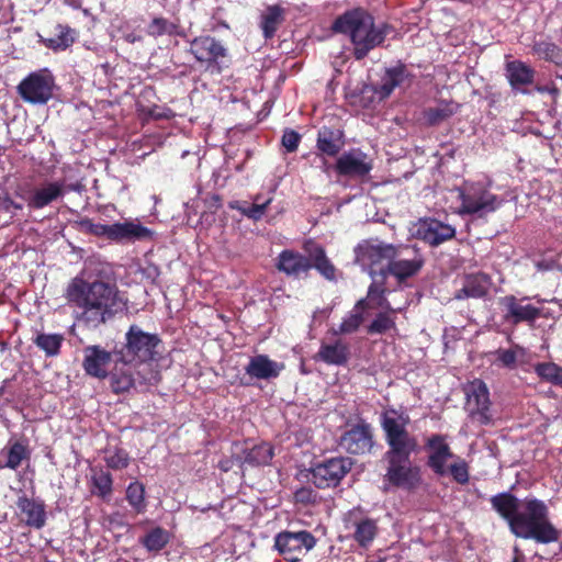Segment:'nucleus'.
<instances>
[{"instance_id": "nucleus-37", "label": "nucleus", "mask_w": 562, "mask_h": 562, "mask_svg": "<svg viewBox=\"0 0 562 562\" xmlns=\"http://www.w3.org/2000/svg\"><path fill=\"white\" fill-rule=\"evenodd\" d=\"M308 258L312 261V268L316 269L325 279L329 281L336 279V268L326 256L323 247H316Z\"/></svg>"}, {"instance_id": "nucleus-32", "label": "nucleus", "mask_w": 562, "mask_h": 562, "mask_svg": "<svg viewBox=\"0 0 562 562\" xmlns=\"http://www.w3.org/2000/svg\"><path fill=\"white\" fill-rule=\"evenodd\" d=\"M505 75L513 90H521V87L533 85L536 70L521 60L507 61Z\"/></svg>"}, {"instance_id": "nucleus-24", "label": "nucleus", "mask_w": 562, "mask_h": 562, "mask_svg": "<svg viewBox=\"0 0 562 562\" xmlns=\"http://www.w3.org/2000/svg\"><path fill=\"white\" fill-rule=\"evenodd\" d=\"M31 454L32 450L27 439H10L0 450V470H18L23 462L30 461Z\"/></svg>"}, {"instance_id": "nucleus-30", "label": "nucleus", "mask_w": 562, "mask_h": 562, "mask_svg": "<svg viewBox=\"0 0 562 562\" xmlns=\"http://www.w3.org/2000/svg\"><path fill=\"white\" fill-rule=\"evenodd\" d=\"M350 358L349 345L342 339L334 342H323L315 356V359L323 361L328 366L342 367L346 366Z\"/></svg>"}, {"instance_id": "nucleus-5", "label": "nucleus", "mask_w": 562, "mask_h": 562, "mask_svg": "<svg viewBox=\"0 0 562 562\" xmlns=\"http://www.w3.org/2000/svg\"><path fill=\"white\" fill-rule=\"evenodd\" d=\"M425 449L428 452L426 465L437 476H445L449 473L458 484L465 485L469 483V463L464 459L458 457L457 461L447 467V462L454 458V453L447 441V435H431L425 441Z\"/></svg>"}, {"instance_id": "nucleus-31", "label": "nucleus", "mask_w": 562, "mask_h": 562, "mask_svg": "<svg viewBox=\"0 0 562 562\" xmlns=\"http://www.w3.org/2000/svg\"><path fill=\"white\" fill-rule=\"evenodd\" d=\"M345 146V134L340 128L323 126L318 130L316 148L328 157L337 156Z\"/></svg>"}, {"instance_id": "nucleus-29", "label": "nucleus", "mask_w": 562, "mask_h": 562, "mask_svg": "<svg viewBox=\"0 0 562 562\" xmlns=\"http://www.w3.org/2000/svg\"><path fill=\"white\" fill-rule=\"evenodd\" d=\"M491 283V277L484 272L467 274L463 286L456 292L454 299H482L488 293Z\"/></svg>"}, {"instance_id": "nucleus-35", "label": "nucleus", "mask_w": 562, "mask_h": 562, "mask_svg": "<svg viewBox=\"0 0 562 562\" xmlns=\"http://www.w3.org/2000/svg\"><path fill=\"white\" fill-rule=\"evenodd\" d=\"M171 533L160 526H156L139 538V543L149 552L157 554L170 542Z\"/></svg>"}, {"instance_id": "nucleus-22", "label": "nucleus", "mask_w": 562, "mask_h": 562, "mask_svg": "<svg viewBox=\"0 0 562 562\" xmlns=\"http://www.w3.org/2000/svg\"><path fill=\"white\" fill-rule=\"evenodd\" d=\"M416 237L431 247H437L456 237V228L439 220L426 217L416 226Z\"/></svg>"}, {"instance_id": "nucleus-26", "label": "nucleus", "mask_w": 562, "mask_h": 562, "mask_svg": "<svg viewBox=\"0 0 562 562\" xmlns=\"http://www.w3.org/2000/svg\"><path fill=\"white\" fill-rule=\"evenodd\" d=\"M16 506L22 515V521L26 526L35 529H42L45 526L46 510L42 501L22 495L18 497Z\"/></svg>"}, {"instance_id": "nucleus-1", "label": "nucleus", "mask_w": 562, "mask_h": 562, "mask_svg": "<svg viewBox=\"0 0 562 562\" xmlns=\"http://www.w3.org/2000/svg\"><path fill=\"white\" fill-rule=\"evenodd\" d=\"M409 420L407 414L390 408L381 414L380 424L387 445L384 481L391 486L412 491L422 484L423 475L422 468L412 461V454L418 450V441L407 430Z\"/></svg>"}, {"instance_id": "nucleus-56", "label": "nucleus", "mask_w": 562, "mask_h": 562, "mask_svg": "<svg viewBox=\"0 0 562 562\" xmlns=\"http://www.w3.org/2000/svg\"><path fill=\"white\" fill-rule=\"evenodd\" d=\"M369 307H372L371 303L369 302L368 300V296L367 297H363V299H360L353 306V310L352 312H359V313H362L363 314V311H366L367 308Z\"/></svg>"}, {"instance_id": "nucleus-60", "label": "nucleus", "mask_w": 562, "mask_h": 562, "mask_svg": "<svg viewBox=\"0 0 562 562\" xmlns=\"http://www.w3.org/2000/svg\"><path fill=\"white\" fill-rule=\"evenodd\" d=\"M221 469L224 470V471H228L227 464L222 465Z\"/></svg>"}, {"instance_id": "nucleus-20", "label": "nucleus", "mask_w": 562, "mask_h": 562, "mask_svg": "<svg viewBox=\"0 0 562 562\" xmlns=\"http://www.w3.org/2000/svg\"><path fill=\"white\" fill-rule=\"evenodd\" d=\"M72 190L76 188L72 184L66 186L65 181H46L30 190L23 195V199L30 209L41 210L64 198L67 191Z\"/></svg>"}, {"instance_id": "nucleus-13", "label": "nucleus", "mask_w": 562, "mask_h": 562, "mask_svg": "<svg viewBox=\"0 0 562 562\" xmlns=\"http://www.w3.org/2000/svg\"><path fill=\"white\" fill-rule=\"evenodd\" d=\"M353 461L347 457H335L315 464L311 470V481L317 488H330L340 484L351 471Z\"/></svg>"}, {"instance_id": "nucleus-38", "label": "nucleus", "mask_w": 562, "mask_h": 562, "mask_svg": "<svg viewBox=\"0 0 562 562\" xmlns=\"http://www.w3.org/2000/svg\"><path fill=\"white\" fill-rule=\"evenodd\" d=\"M64 336L61 334H37L33 342L46 357H56L60 352Z\"/></svg>"}, {"instance_id": "nucleus-33", "label": "nucleus", "mask_w": 562, "mask_h": 562, "mask_svg": "<svg viewBox=\"0 0 562 562\" xmlns=\"http://www.w3.org/2000/svg\"><path fill=\"white\" fill-rule=\"evenodd\" d=\"M459 104L453 101H440L436 106L426 108L422 115L427 126H438L457 113Z\"/></svg>"}, {"instance_id": "nucleus-49", "label": "nucleus", "mask_w": 562, "mask_h": 562, "mask_svg": "<svg viewBox=\"0 0 562 562\" xmlns=\"http://www.w3.org/2000/svg\"><path fill=\"white\" fill-rule=\"evenodd\" d=\"M386 289L384 283L372 282L368 289V300L371 303L372 307H382L386 310H391L390 302L385 297Z\"/></svg>"}, {"instance_id": "nucleus-16", "label": "nucleus", "mask_w": 562, "mask_h": 562, "mask_svg": "<svg viewBox=\"0 0 562 562\" xmlns=\"http://www.w3.org/2000/svg\"><path fill=\"white\" fill-rule=\"evenodd\" d=\"M468 398L469 416L480 425H490L493 420L491 400L487 385L484 381L475 379L465 391Z\"/></svg>"}, {"instance_id": "nucleus-9", "label": "nucleus", "mask_w": 562, "mask_h": 562, "mask_svg": "<svg viewBox=\"0 0 562 562\" xmlns=\"http://www.w3.org/2000/svg\"><path fill=\"white\" fill-rule=\"evenodd\" d=\"M109 381L112 393L120 395L128 393L136 384L140 385H156L160 381V373L158 371L150 370L149 376L140 374L139 370H136V363L124 359L121 355H114V366L109 371Z\"/></svg>"}, {"instance_id": "nucleus-27", "label": "nucleus", "mask_w": 562, "mask_h": 562, "mask_svg": "<svg viewBox=\"0 0 562 562\" xmlns=\"http://www.w3.org/2000/svg\"><path fill=\"white\" fill-rule=\"evenodd\" d=\"M153 231L135 221L112 224L111 241L124 243L153 238Z\"/></svg>"}, {"instance_id": "nucleus-54", "label": "nucleus", "mask_w": 562, "mask_h": 562, "mask_svg": "<svg viewBox=\"0 0 562 562\" xmlns=\"http://www.w3.org/2000/svg\"><path fill=\"white\" fill-rule=\"evenodd\" d=\"M146 115L154 120H169L173 116V113L170 109H162L158 105H154L147 109Z\"/></svg>"}, {"instance_id": "nucleus-46", "label": "nucleus", "mask_w": 562, "mask_h": 562, "mask_svg": "<svg viewBox=\"0 0 562 562\" xmlns=\"http://www.w3.org/2000/svg\"><path fill=\"white\" fill-rule=\"evenodd\" d=\"M178 25L162 16L154 18L147 25L146 33L151 37L176 34Z\"/></svg>"}, {"instance_id": "nucleus-55", "label": "nucleus", "mask_w": 562, "mask_h": 562, "mask_svg": "<svg viewBox=\"0 0 562 562\" xmlns=\"http://www.w3.org/2000/svg\"><path fill=\"white\" fill-rule=\"evenodd\" d=\"M0 206L4 210V211H10L11 209H15V210H21L22 209V205L14 202L11 198L9 196H5L1 202H0Z\"/></svg>"}, {"instance_id": "nucleus-21", "label": "nucleus", "mask_w": 562, "mask_h": 562, "mask_svg": "<svg viewBox=\"0 0 562 562\" xmlns=\"http://www.w3.org/2000/svg\"><path fill=\"white\" fill-rule=\"evenodd\" d=\"M283 363L271 360L267 355H257L249 359L245 366V374L239 378L241 386H250L254 380H271L280 375L283 370Z\"/></svg>"}, {"instance_id": "nucleus-34", "label": "nucleus", "mask_w": 562, "mask_h": 562, "mask_svg": "<svg viewBox=\"0 0 562 562\" xmlns=\"http://www.w3.org/2000/svg\"><path fill=\"white\" fill-rule=\"evenodd\" d=\"M76 31L68 25L57 24L52 36L42 38V43L55 52L65 50L75 43Z\"/></svg>"}, {"instance_id": "nucleus-19", "label": "nucleus", "mask_w": 562, "mask_h": 562, "mask_svg": "<svg viewBox=\"0 0 562 562\" xmlns=\"http://www.w3.org/2000/svg\"><path fill=\"white\" fill-rule=\"evenodd\" d=\"M372 169L373 160L359 148L344 153L335 164V170L341 177L363 179Z\"/></svg>"}, {"instance_id": "nucleus-41", "label": "nucleus", "mask_w": 562, "mask_h": 562, "mask_svg": "<svg viewBox=\"0 0 562 562\" xmlns=\"http://www.w3.org/2000/svg\"><path fill=\"white\" fill-rule=\"evenodd\" d=\"M282 14V8L279 5H271L262 15L261 29L266 38H271L276 34L278 26L283 21Z\"/></svg>"}, {"instance_id": "nucleus-61", "label": "nucleus", "mask_w": 562, "mask_h": 562, "mask_svg": "<svg viewBox=\"0 0 562 562\" xmlns=\"http://www.w3.org/2000/svg\"><path fill=\"white\" fill-rule=\"evenodd\" d=\"M3 394V387L0 389V396Z\"/></svg>"}, {"instance_id": "nucleus-28", "label": "nucleus", "mask_w": 562, "mask_h": 562, "mask_svg": "<svg viewBox=\"0 0 562 562\" xmlns=\"http://www.w3.org/2000/svg\"><path fill=\"white\" fill-rule=\"evenodd\" d=\"M274 456L273 447L268 442H261L251 448H244L240 454H236L234 459L240 467H265L270 463Z\"/></svg>"}, {"instance_id": "nucleus-36", "label": "nucleus", "mask_w": 562, "mask_h": 562, "mask_svg": "<svg viewBox=\"0 0 562 562\" xmlns=\"http://www.w3.org/2000/svg\"><path fill=\"white\" fill-rule=\"evenodd\" d=\"M405 76L406 67L403 64L386 69L376 92L382 99L387 98L404 81Z\"/></svg>"}, {"instance_id": "nucleus-57", "label": "nucleus", "mask_w": 562, "mask_h": 562, "mask_svg": "<svg viewBox=\"0 0 562 562\" xmlns=\"http://www.w3.org/2000/svg\"><path fill=\"white\" fill-rule=\"evenodd\" d=\"M513 559L512 562H527L526 557L522 553V551L519 549V547L515 546L513 549Z\"/></svg>"}, {"instance_id": "nucleus-7", "label": "nucleus", "mask_w": 562, "mask_h": 562, "mask_svg": "<svg viewBox=\"0 0 562 562\" xmlns=\"http://www.w3.org/2000/svg\"><path fill=\"white\" fill-rule=\"evenodd\" d=\"M189 53L210 75H221L231 65L228 48L211 35H200L190 41Z\"/></svg>"}, {"instance_id": "nucleus-48", "label": "nucleus", "mask_w": 562, "mask_h": 562, "mask_svg": "<svg viewBox=\"0 0 562 562\" xmlns=\"http://www.w3.org/2000/svg\"><path fill=\"white\" fill-rule=\"evenodd\" d=\"M78 226L82 233L90 234L95 237H105L109 240L112 238V224L106 225L93 223L92 220L86 217L78 222Z\"/></svg>"}, {"instance_id": "nucleus-50", "label": "nucleus", "mask_w": 562, "mask_h": 562, "mask_svg": "<svg viewBox=\"0 0 562 562\" xmlns=\"http://www.w3.org/2000/svg\"><path fill=\"white\" fill-rule=\"evenodd\" d=\"M319 499L318 493L308 486H303L294 492V501L296 504L315 505Z\"/></svg>"}, {"instance_id": "nucleus-6", "label": "nucleus", "mask_w": 562, "mask_h": 562, "mask_svg": "<svg viewBox=\"0 0 562 562\" xmlns=\"http://www.w3.org/2000/svg\"><path fill=\"white\" fill-rule=\"evenodd\" d=\"M161 345L162 341L157 334L146 333L137 325H131L125 333V342L120 347L115 346L114 355L143 364L159 358Z\"/></svg>"}, {"instance_id": "nucleus-47", "label": "nucleus", "mask_w": 562, "mask_h": 562, "mask_svg": "<svg viewBox=\"0 0 562 562\" xmlns=\"http://www.w3.org/2000/svg\"><path fill=\"white\" fill-rule=\"evenodd\" d=\"M363 321L362 313L351 312L342 319L338 328L331 329V333L335 336L353 334L359 329Z\"/></svg>"}, {"instance_id": "nucleus-12", "label": "nucleus", "mask_w": 562, "mask_h": 562, "mask_svg": "<svg viewBox=\"0 0 562 562\" xmlns=\"http://www.w3.org/2000/svg\"><path fill=\"white\" fill-rule=\"evenodd\" d=\"M317 543L307 530H284L274 537V548L286 562H300Z\"/></svg>"}, {"instance_id": "nucleus-8", "label": "nucleus", "mask_w": 562, "mask_h": 562, "mask_svg": "<svg viewBox=\"0 0 562 562\" xmlns=\"http://www.w3.org/2000/svg\"><path fill=\"white\" fill-rule=\"evenodd\" d=\"M459 214L483 217L498 210L503 199L491 192L483 182H465L459 190Z\"/></svg>"}, {"instance_id": "nucleus-18", "label": "nucleus", "mask_w": 562, "mask_h": 562, "mask_svg": "<svg viewBox=\"0 0 562 562\" xmlns=\"http://www.w3.org/2000/svg\"><path fill=\"white\" fill-rule=\"evenodd\" d=\"M526 300L527 297L518 299L513 294L499 299L504 323L512 326H517L521 323L532 325L541 317V310L539 307L531 304H522Z\"/></svg>"}, {"instance_id": "nucleus-3", "label": "nucleus", "mask_w": 562, "mask_h": 562, "mask_svg": "<svg viewBox=\"0 0 562 562\" xmlns=\"http://www.w3.org/2000/svg\"><path fill=\"white\" fill-rule=\"evenodd\" d=\"M66 299L82 310L81 322L92 328L105 324L125 308L116 285L103 281L87 282L75 278L67 286Z\"/></svg>"}, {"instance_id": "nucleus-53", "label": "nucleus", "mask_w": 562, "mask_h": 562, "mask_svg": "<svg viewBox=\"0 0 562 562\" xmlns=\"http://www.w3.org/2000/svg\"><path fill=\"white\" fill-rule=\"evenodd\" d=\"M497 360L503 367L514 369L517 362V355L513 349H498L496 350Z\"/></svg>"}, {"instance_id": "nucleus-45", "label": "nucleus", "mask_w": 562, "mask_h": 562, "mask_svg": "<svg viewBox=\"0 0 562 562\" xmlns=\"http://www.w3.org/2000/svg\"><path fill=\"white\" fill-rule=\"evenodd\" d=\"M535 371L542 380L562 386V367L553 362H541L535 366Z\"/></svg>"}, {"instance_id": "nucleus-2", "label": "nucleus", "mask_w": 562, "mask_h": 562, "mask_svg": "<svg viewBox=\"0 0 562 562\" xmlns=\"http://www.w3.org/2000/svg\"><path fill=\"white\" fill-rule=\"evenodd\" d=\"M490 503L517 538L543 544L557 542L561 538V530L550 521L549 508L541 499L527 496L520 501L510 492H502L493 495Z\"/></svg>"}, {"instance_id": "nucleus-59", "label": "nucleus", "mask_w": 562, "mask_h": 562, "mask_svg": "<svg viewBox=\"0 0 562 562\" xmlns=\"http://www.w3.org/2000/svg\"><path fill=\"white\" fill-rule=\"evenodd\" d=\"M221 469L224 470V471H228L227 464L222 465Z\"/></svg>"}, {"instance_id": "nucleus-44", "label": "nucleus", "mask_w": 562, "mask_h": 562, "mask_svg": "<svg viewBox=\"0 0 562 562\" xmlns=\"http://www.w3.org/2000/svg\"><path fill=\"white\" fill-rule=\"evenodd\" d=\"M126 499L137 514L146 510L145 486L138 481L130 483L126 488Z\"/></svg>"}, {"instance_id": "nucleus-23", "label": "nucleus", "mask_w": 562, "mask_h": 562, "mask_svg": "<svg viewBox=\"0 0 562 562\" xmlns=\"http://www.w3.org/2000/svg\"><path fill=\"white\" fill-rule=\"evenodd\" d=\"M114 363V349L108 351L100 345H90L83 349L82 368L86 374L104 380L109 375V366Z\"/></svg>"}, {"instance_id": "nucleus-17", "label": "nucleus", "mask_w": 562, "mask_h": 562, "mask_svg": "<svg viewBox=\"0 0 562 562\" xmlns=\"http://www.w3.org/2000/svg\"><path fill=\"white\" fill-rule=\"evenodd\" d=\"M339 445L350 454L362 456L370 453L374 446L371 425L360 418L356 425L341 435Z\"/></svg>"}, {"instance_id": "nucleus-52", "label": "nucleus", "mask_w": 562, "mask_h": 562, "mask_svg": "<svg viewBox=\"0 0 562 562\" xmlns=\"http://www.w3.org/2000/svg\"><path fill=\"white\" fill-rule=\"evenodd\" d=\"M270 202H271V199H268L267 201H265L262 203L255 202L247 209H244L243 214H245L248 218L258 221L265 214Z\"/></svg>"}, {"instance_id": "nucleus-40", "label": "nucleus", "mask_w": 562, "mask_h": 562, "mask_svg": "<svg viewBox=\"0 0 562 562\" xmlns=\"http://www.w3.org/2000/svg\"><path fill=\"white\" fill-rule=\"evenodd\" d=\"M532 50L546 61L562 67V48L552 42L539 41L532 46Z\"/></svg>"}, {"instance_id": "nucleus-51", "label": "nucleus", "mask_w": 562, "mask_h": 562, "mask_svg": "<svg viewBox=\"0 0 562 562\" xmlns=\"http://www.w3.org/2000/svg\"><path fill=\"white\" fill-rule=\"evenodd\" d=\"M301 138V135L296 131L286 128L283 132L281 144L288 153H294L300 145Z\"/></svg>"}, {"instance_id": "nucleus-43", "label": "nucleus", "mask_w": 562, "mask_h": 562, "mask_svg": "<svg viewBox=\"0 0 562 562\" xmlns=\"http://www.w3.org/2000/svg\"><path fill=\"white\" fill-rule=\"evenodd\" d=\"M390 330H396L395 318L389 312H380L367 326L369 335H383Z\"/></svg>"}, {"instance_id": "nucleus-10", "label": "nucleus", "mask_w": 562, "mask_h": 562, "mask_svg": "<svg viewBox=\"0 0 562 562\" xmlns=\"http://www.w3.org/2000/svg\"><path fill=\"white\" fill-rule=\"evenodd\" d=\"M425 265V258L417 245H396L394 258L380 269V276L385 279L394 277L398 282H404L419 273Z\"/></svg>"}, {"instance_id": "nucleus-4", "label": "nucleus", "mask_w": 562, "mask_h": 562, "mask_svg": "<svg viewBox=\"0 0 562 562\" xmlns=\"http://www.w3.org/2000/svg\"><path fill=\"white\" fill-rule=\"evenodd\" d=\"M333 30L349 35L355 59L362 60L372 49L384 43L393 26L386 22L375 25L371 13L356 8L338 16L334 21Z\"/></svg>"}, {"instance_id": "nucleus-58", "label": "nucleus", "mask_w": 562, "mask_h": 562, "mask_svg": "<svg viewBox=\"0 0 562 562\" xmlns=\"http://www.w3.org/2000/svg\"><path fill=\"white\" fill-rule=\"evenodd\" d=\"M124 38H125V41H126L127 43H131V44H133V43H135V42H139V41H142V36H140V35H136V34H134V33L126 34V35L124 36Z\"/></svg>"}, {"instance_id": "nucleus-42", "label": "nucleus", "mask_w": 562, "mask_h": 562, "mask_svg": "<svg viewBox=\"0 0 562 562\" xmlns=\"http://www.w3.org/2000/svg\"><path fill=\"white\" fill-rule=\"evenodd\" d=\"M104 453L105 464L111 470H123L130 465V454L122 447L115 446L113 448H106Z\"/></svg>"}, {"instance_id": "nucleus-15", "label": "nucleus", "mask_w": 562, "mask_h": 562, "mask_svg": "<svg viewBox=\"0 0 562 562\" xmlns=\"http://www.w3.org/2000/svg\"><path fill=\"white\" fill-rule=\"evenodd\" d=\"M344 524L346 529L352 530L351 538L362 548H368L378 535V521L359 506L345 514Z\"/></svg>"}, {"instance_id": "nucleus-11", "label": "nucleus", "mask_w": 562, "mask_h": 562, "mask_svg": "<svg viewBox=\"0 0 562 562\" xmlns=\"http://www.w3.org/2000/svg\"><path fill=\"white\" fill-rule=\"evenodd\" d=\"M396 254V245L386 244L375 239H364L355 248L356 262L363 269H368L372 278L384 268V261L387 263Z\"/></svg>"}, {"instance_id": "nucleus-39", "label": "nucleus", "mask_w": 562, "mask_h": 562, "mask_svg": "<svg viewBox=\"0 0 562 562\" xmlns=\"http://www.w3.org/2000/svg\"><path fill=\"white\" fill-rule=\"evenodd\" d=\"M92 490L91 493L101 497L102 499L109 498L113 493V479L110 472L102 469L94 472L91 476Z\"/></svg>"}, {"instance_id": "nucleus-14", "label": "nucleus", "mask_w": 562, "mask_h": 562, "mask_svg": "<svg viewBox=\"0 0 562 562\" xmlns=\"http://www.w3.org/2000/svg\"><path fill=\"white\" fill-rule=\"evenodd\" d=\"M55 78L47 70L31 72L18 86L20 97L32 104H45L53 97Z\"/></svg>"}, {"instance_id": "nucleus-25", "label": "nucleus", "mask_w": 562, "mask_h": 562, "mask_svg": "<svg viewBox=\"0 0 562 562\" xmlns=\"http://www.w3.org/2000/svg\"><path fill=\"white\" fill-rule=\"evenodd\" d=\"M276 268L288 277L300 278L312 269V261L299 251L284 249L277 258Z\"/></svg>"}]
</instances>
